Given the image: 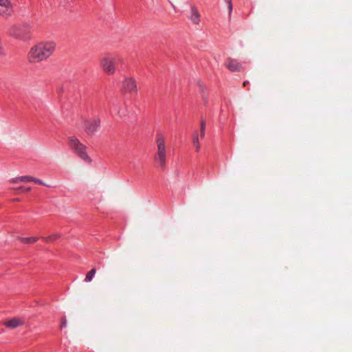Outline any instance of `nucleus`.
I'll use <instances>...</instances> for the list:
<instances>
[{"instance_id":"0eeeda50","label":"nucleus","mask_w":352,"mask_h":352,"mask_svg":"<svg viewBox=\"0 0 352 352\" xmlns=\"http://www.w3.org/2000/svg\"><path fill=\"white\" fill-rule=\"evenodd\" d=\"M100 126V119L96 117L93 120L85 122V130L87 134L91 135L96 133Z\"/></svg>"},{"instance_id":"f03ea898","label":"nucleus","mask_w":352,"mask_h":352,"mask_svg":"<svg viewBox=\"0 0 352 352\" xmlns=\"http://www.w3.org/2000/svg\"><path fill=\"white\" fill-rule=\"evenodd\" d=\"M32 30V27L28 24L12 25L9 27L8 34L15 38L27 40L30 38Z\"/></svg>"},{"instance_id":"423d86ee","label":"nucleus","mask_w":352,"mask_h":352,"mask_svg":"<svg viewBox=\"0 0 352 352\" xmlns=\"http://www.w3.org/2000/svg\"><path fill=\"white\" fill-rule=\"evenodd\" d=\"M116 57L107 55L101 59V65L103 70L109 75L115 72Z\"/></svg>"},{"instance_id":"a211bd4d","label":"nucleus","mask_w":352,"mask_h":352,"mask_svg":"<svg viewBox=\"0 0 352 352\" xmlns=\"http://www.w3.org/2000/svg\"><path fill=\"white\" fill-rule=\"evenodd\" d=\"M225 3L228 6V16H229V18H230L231 15H232V9H233L232 1V0H225Z\"/></svg>"},{"instance_id":"ddd939ff","label":"nucleus","mask_w":352,"mask_h":352,"mask_svg":"<svg viewBox=\"0 0 352 352\" xmlns=\"http://www.w3.org/2000/svg\"><path fill=\"white\" fill-rule=\"evenodd\" d=\"M33 177L32 176H20L12 178L11 182L12 183H17L19 182H32Z\"/></svg>"},{"instance_id":"9d476101","label":"nucleus","mask_w":352,"mask_h":352,"mask_svg":"<svg viewBox=\"0 0 352 352\" xmlns=\"http://www.w3.org/2000/svg\"><path fill=\"white\" fill-rule=\"evenodd\" d=\"M111 111L112 112L116 113L119 117L123 119L124 121L126 120L128 117L127 109L124 107H118L117 104H113Z\"/></svg>"},{"instance_id":"6ab92c4d","label":"nucleus","mask_w":352,"mask_h":352,"mask_svg":"<svg viewBox=\"0 0 352 352\" xmlns=\"http://www.w3.org/2000/svg\"><path fill=\"white\" fill-rule=\"evenodd\" d=\"M205 131H206V121L204 120H201L200 124V133L201 138H203L205 136Z\"/></svg>"},{"instance_id":"20e7f679","label":"nucleus","mask_w":352,"mask_h":352,"mask_svg":"<svg viewBox=\"0 0 352 352\" xmlns=\"http://www.w3.org/2000/svg\"><path fill=\"white\" fill-rule=\"evenodd\" d=\"M69 141L70 147L80 159L87 163L91 162V159L87 153V146L85 145L74 136L69 137Z\"/></svg>"},{"instance_id":"b1692460","label":"nucleus","mask_w":352,"mask_h":352,"mask_svg":"<svg viewBox=\"0 0 352 352\" xmlns=\"http://www.w3.org/2000/svg\"><path fill=\"white\" fill-rule=\"evenodd\" d=\"M249 83V81L246 80L243 82V85H248Z\"/></svg>"},{"instance_id":"6e6552de","label":"nucleus","mask_w":352,"mask_h":352,"mask_svg":"<svg viewBox=\"0 0 352 352\" xmlns=\"http://www.w3.org/2000/svg\"><path fill=\"white\" fill-rule=\"evenodd\" d=\"M0 15L8 17L14 12L13 6L10 0H0Z\"/></svg>"},{"instance_id":"5701e85b","label":"nucleus","mask_w":352,"mask_h":352,"mask_svg":"<svg viewBox=\"0 0 352 352\" xmlns=\"http://www.w3.org/2000/svg\"><path fill=\"white\" fill-rule=\"evenodd\" d=\"M31 190L30 187H25L24 192H29Z\"/></svg>"},{"instance_id":"4468645a","label":"nucleus","mask_w":352,"mask_h":352,"mask_svg":"<svg viewBox=\"0 0 352 352\" xmlns=\"http://www.w3.org/2000/svg\"><path fill=\"white\" fill-rule=\"evenodd\" d=\"M192 142L194 146H195V150L197 152L200 151V145L199 142V135L197 131L195 132L192 138Z\"/></svg>"},{"instance_id":"7ed1b4c3","label":"nucleus","mask_w":352,"mask_h":352,"mask_svg":"<svg viewBox=\"0 0 352 352\" xmlns=\"http://www.w3.org/2000/svg\"><path fill=\"white\" fill-rule=\"evenodd\" d=\"M157 146V152L154 157L155 162L158 163V166L162 169L166 168V151L165 148V141L162 135L158 134L156 138Z\"/></svg>"},{"instance_id":"39448f33","label":"nucleus","mask_w":352,"mask_h":352,"mask_svg":"<svg viewBox=\"0 0 352 352\" xmlns=\"http://www.w3.org/2000/svg\"><path fill=\"white\" fill-rule=\"evenodd\" d=\"M121 91L124 94H137L138 87L135 78L132 77L125 78L122 83Z\"/></svg>"},{"instance_id":"1a4fd4ad","label":"nucleus","mask_w":352,"mask_h":352,"mask_svg":"<svg viewBox=\"0 0 352 352\" xmlns=\"http://www.w3.org/2000/svg\"><path fill=\"white\" fill-rule=\"evenodd\" d=\"M226 67L231 72H239L242 67L241 64L236 59L228 58L226 63Z\"/></svg>"},{"instance_id":"aec40b11","label":"nucleus","mask_w":352,"mask_h":352,"mask_svg":"<svg viewBox=\"0 0 352 352\" xmlns=\"http://www.w3.org/2000/svg\"><path fill=\"white\" fill-rule=\"evenodd\" d=\"M66 327H67V320H66L65 317H63L61 319L60 328L63 329V328H65Z\"/></svg>"},{"instance_id":"f8f14e48","label":"nucleus","mask_w":352,"mask_h":352,"mask_svg":"<svg viewBox=\"0 0 352 352\" xmlns=\"http://www.w3.org/2000/svg\"><path fill=\"white\" fill-rule=\"evenodd\" d=\"M190 11H191V13H190V20L192 21V22L195 24H199V22H200V15L199 14V12H198V10L197 9V8L193 6V5H191L190 6Z\"/></svg>"},{"instance_id":"412c9836","label":"nucleus","mask_w":352,"mask_h":352,"mask_svg":"<svg viewBox=\"0 0 352 352\" xmlns=\"http://www.w3.org/2000/svg\"><path fill=\"white\" fill-rule=\"evenodd\" d=\"M32 182L36 183V184H41V185H45L43 181L40 179H37V178H35V177H33V179H32Z\"/></svg>"},{"instance_id":"2eb2a0df","label":"nucleus","mask_w":352,"mask_h":352,"mask_svg":"<svg viewBox=\"0 0 352 352\" xmlns=\"http://www.w3.org/2000/svg\"><path fill=\"white\" fill-rule=\"evenodd\" d=\"M96 273V270L95 268L91 269L86 274L84 281L87 282V283L91 282L93 280V278L94 277Z\"/></svg>"},{"instance_id":"dca6fc26","label":"nucleus","mask_w":352,"mask_h":352,"mask_svg":"<svg viewBox=\"0 0 352 352\" xmlns=\"http://www.w3.org/2000/svg\"><path fill=\"white\" fill-rule=\"evenodd\" d=\"M19 240L25 243H33L37 241L38 238L34 236L20 237Z\"/></svg>"},{"instance_id":"4be33fe9","label":"nucleus","mask_w":352,"mask_h":352,"mask_svg":"<svg viewBox=\"0 0 352 352\" xmlns=\"http://www.w3.org/2000/svg\"><path fill=\"white\" fill-rule=\"evenodd\" d=\"M25 187L21 186L18 188L16 190L19 192H24Z\"/></svg>"},{"instance_id":"9b49d317","label":"nucleus","mask_w":352,"mask_h":352,"mask_svg":"<svg viewBox=\"0 0 352 352\" xmlns=\"http://www.w3.org/2000/svg\"><path fill=\"white\" fill-rule=\"evenodd\" d=\"M21 319L13 318L4 322V325L8 328L14 329L23 324Z\"/></svg>"},{"instance_id":"f3484780","label":"nucleus","mask_w":352,"mask_h":352,"mask_svg":"<svg viewBox=\"0 0 352 352\" xmlns=\"http://www.w3.org/2000/svg\"><path fill=\"white\" fill-rule=\"evenodd\" d=\"M58 238H60V235L58 234H52V235H50V236H46V237H43V239L45 242H50V241H54L56 240Z\"/></svg>"},{"instance_id":"f257e3e1","label":"nucleus","mask_w":352,"mask_h":352,"mask_svg":"<svg viewBox=\"0 0 352 352\" xmlns=\"http://www.w3.org/2000/svg\"><path fill=\"white\" fill-rule=\"evenodd\" d=\"M53 42L39 43L30 50L28 60L30 63H38L50 57L55 50Z\"/></svg>"}]
</instances>
